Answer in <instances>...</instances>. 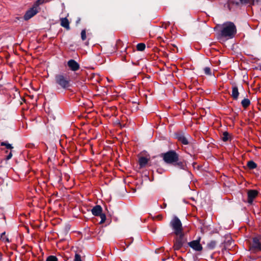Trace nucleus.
Returning a JSON list of instances; mask_svg holds the SVG:
<instances>
[{"label":"nucleus","instance_id":"1","mask_svg":"<svg viewBox=\"0 0 261 261\" xmlns=\"http://www.w3.org/2000/svg\"><path fill=\"white\" fill-rule=\"evenodd\" d=\"M237 33L234 24L231 22H227L221 26L220 36L226 39L232 38Z\"/></svg>","mask_w":261,"mask_h":261},{"label":"nucleus","instance_id":"2","mask_svg":"<svg viewBox=\"0 0 261 261\" xmlns=\"http://www.w3.org/2000/svg\"><path fill=\"white\" fill-rule=\"evenodd\" d=\"M56 84L63 89L67 88L69 86V77L63 74H58L55 76Z\"/></svg>","mask_w":261,"mask_h":261},{"label":"nucleus","instance_id":"3","mask_svg":"<svg viewBox=\"0 0 261 261\" xmlns=\"http://www.w3.org/2000/svg\"><path fill=\"white\" fill-rule=\"evenodd\" d=\"M170 224L176 235L182 233V224L177 217H175L171 221Z\"/></svg>","mask_w":261,"mask_h":261},{"label":"nucleus","instance_id":"4","mask_svg":"<svg viewBox=\"0 0 261 261\" xmlns=\"http://www.w3.org/2000/svg\"><path fill=\"white\" fill-rule=\"evenodd\" d=\"M178 155L173 151H170L164 154L163 159L168 164H173L178 161Z\"/></svg>","mask_w":261,"mask_h":261},{"label":"nucleus","instance_id":"5","mask_svg":"<svg viewBox=\"0 0 261 261\" xmlns=\"http://www.w3.org/2000/svg\"><path fill=\"white\" fill-rule=\"evenodd\" d=\"M178 237L174 245V248L175 250L179 249L185 243L186 240L184 238L183 233L177 235Z\"/></svg>","mask_w":261,"mask_h":261},{"label":"nucleus","instance_id":"6","mask_svg":"<svg viewBox=\"0 0 261 261\" xmlns=\"http://www.w3.org/2000/svg\"><path fill=\"white\" fill-rule=\"evenodd\" d=\"M38 9H37V7L33 6L32 8L27 11L25 15H24V19L26 20L30 19L34 15H35L38 13Z\"/></svg>","mask_w":261,"mask_h":261},{"label":"nucleus","instance_id":"7","mask_svg":"<svg viewBox=\"0 0 261 261\" xmlns=\"http://www.w3.org/2000/svg\"><path fill=\"white\" fill-rule=\"evenodd\" d=\"M189 245L193 249L197 251H201L202 247L200 244V239L194 240L189 243Z\"/></svg>","mask_w":261,"mask_h":261},{"label":"nucleus","instance_id":"8","mask_svg":"<svg viewBox=\"0 0 261 261\" xmlns=\"http://www.w3.org/2000/svg\"><path fill=\"white\" fill-rule=\"evenodd\" d=\"M251 249L254 251H261V243L258 238H253Z\"/></svg>","mask_w":261,"mask_h":261},{"label":"nucleus","instance_id":"9","mask_svg":"<svg viewBox=\"0 0 261 261\" xmlns=\"http://www.w3.org/2000/svg\"><path fill=\"white\" fill-rule=\"evenodd\" d=\"M248 202L251 204L253 199L258 195V192L256 190H250L248 191Z\"/></svg>","mask_w":261,"mask_h":261},{"label":"nucleus","instance_id":"10","mask_svg":"<svg viewBox=\"0 0 261 261\" xmlns=\"http://www.w3.org/2000/svg\"><path fill=\"white\" fill-rule=\"evenodd\" d=\"M67 64L70 69L72 71H76L80 68L79 64L74 60L68 61Z\"/></svg>","mask_w":261,"mask_h":261},{"label":"nucleus","instance_id":"11","mask_svg":"<svg viewBox=\"0 0 261 261\" xmlns=\"http://www.w3.org/2000/svg\"><path fill=\"white\" fill-rule=\"evenodd\" d=\"M102 207L100 205H97L93 207L91 212L94 216H98L102 214Z\"/></svg>","mask_w":261,"mask_h":261},{"label":"nucleus","instance_id":"12","mask_svg":"<svg viewBox=\"0 0 261 261\" xmlns=\"http://www.w3.org/2000/svg\"><path fill=\"white\" fill-rule=\"evenodd\" d=\"M239 95L238 88L237 86H233L232 88V94L231 96L234 99H237Z\"/></svg>","mask_w":261,"mask_h":261},{"label":"nucleus","instance_id":"13","mask_svg":"<svg viewBox=\"0 0 261 261\" xmlns=\"http://www.w3.org/2000/svg\"><path fill=\"white\" fill-rule=\"evenodd\" d=\"M177 139L178 141H180L182 144L187 145L188 144V141L187 138L183 135L179 134L176 136Z\"/></svg>","mask_w":261,"mask_h":261},{"label":"nucleus","instance_id":"14","mask_svg":"<svg viewBox=\"0 0 261 261\" xmlns=\"http://www.w3.org/2000/svg\"><path fill=\"white\" fill-rule=\"evenodd\" d=\"M61 25L67 30L69 29V23L66 18H62L61 19Z\"/></svg>","mask_w":261,"mask_h":261},{"label":"nucleus","instance_id":"15","mask_svg":"<svg viewBox=\"0 0 261 261\" xmlns=\"http://www.w3.org/2000/svg\"><path fill=\"white\" fill-rule=\"evenodd\" d=\"M148 159L145 157H141L139 159V165L140 167H144L148 163Z\"/></svg>","mask_w":261,"mask_h":261},{"label":"nucleus","instance_id":"16","mask_svg":"<svg viewBox=\"0 0 261 261\" xmlns=\"http://www.w3.org/2000/svg\"><path fill=\"white\" fill-rule=\"evenodd\" d=\"M242 4L254 5L257 3L258 0H240Z\"/></svg>","mask_w":261,"mask_h":261},{"label":"nucleus","instance_id":"17","mask_svg":"<svg viewBox=\"0 0 261 261\" xmlns=\"http://www.w3.org/2000/svg\"><path fill=\"white\" fill-rule=\"evenodd\" d=\"M241 103L243 107L247 108L250 104V101L248 99L245 98L242 101Z\"/></svg>","mask_w":261,"mask_h":261},{"label":"nucleus","instance_id":"18","mask_svg":"<svg viewBox=\"0 0 261 261\" xmlns=\"http://www.w3.org/2000/svg\"><path fill=\"white\" fill-rule=\"evenodd\" d=\"M247 166L249 168L252 169L256 167V164L253 161H250L247 163Z\"/></svg>","mask_w":261,"mask_h":261},{"label":"nucleus","instance_id":"19","mask_svg":"<svg viewBox=\"0 0 261 261\" xmlns=\"http://www.w3.org/2000/svg\"><path fill=\"white\" fill-rule=\"evenodd\" d=\"M137 48L139 51H143L145 48V45L144 43H139L137 45Z\"/></svg>","mask_w":261,"mask_h":261},{"label":"nucleus","instance_id":"20","mask_svg":"<svg viewBox=\"0 0 261 261\" xmlns=\"http://www.w3.org/2000/svg\"><path fill=\"white\" fill-rule=\"evenodd\" d=\"M1 240L3 241L9 242L10 241L9 238L5 236V232H3L1 236Z\"/></svg>","mask_w":261,"mask_h":261},{"label":"nucleus","instance_id":"21","mask_svg":"<svg viewBox=\"0 0 261 261\" xmlns=\"http://www.w3.org/2000/svg\"><path fill=\"white\" fill-rule=\"evenodd\" d=\"M175 165L176 166H177V167H178L180 169H185V167H186L185 164L181 162L176 163L175 164Z\"/></svg>","mask_w":261,"mask_h":261},{"label":"nucleus","instance_id":"22","mask_svg":"<svg viewBox=\"0 0 261 261\" xmlns=\"http://www.w3.org/2000/svg\"><path fill=\"white\" fill-rule=\"evenodd\" d=\"M222 139L223 141H227L229 139V134L227 132H224L223 135H222Z\"/></svg>","mask_w":261,"mask_h":261},{"label":"nucleus","instance_id":"23","mask_svg":"<svg viewBox=\"0 0 261 261\" xmlns=\"http://www.w3.org/2000/svg\"><path fill=\"white\" fill-rule=\"evenodd\" d=\"M1 146H5L7 149H11L13 148V147L11 146V144L6 143V142H1Z\"/></svg>","mask_w":261,"mask_h":261},{"label":"nucleus","instance_id":"24","mask_svg":"<svg viewBox=\"0 0 261 261\" xmlns=\"http://www.w3.org/2000/svg\"><path fill=\"white\" fill-rule=\"evenodd\" d=\"M216 245V243L215 241H211L207 244V246L210 249H213Z\"/></svg>","mask_w":261,"mask_h":261},{"label":"nucleus","instance_id":"25","mask_svg":"<svg viewBox=\"0 0 261 261\" xmlns=\"http://www.w3.org/2000/svg\"><path fill=\"white\" fill-rule=\"evenodd\" d=\"M99 216H100V219H101V221H100V224L103 223L106 220V216L105 214L102 213Z\"/></svg>","mask_w":261,"mask_h":261},{"label":"nucleus","instance_id":"26","mask_svg":"<svg viewBox=\"0 0 261 261\" xmlns=\"http://www.w3.org/2000/svg\"><path fill=\"white\" fill-rule=\"evenodd\" d=\"M57 260H58V259L56 256H53V255H50L47 258L46 261H57Z\"/></svg>","mask_w":261,"mask_h":261},{"label":"nucleus","instance_id":"27","mask_svg":"<svg viewBox=\"0 0 261 261\" xmlns=\"http://www.w3.org/2000/svg\"><path fill=\"white\" fill-rule=\"evenodd\" d=\"M45 2V0H37L35 4L34 5V7H36L37 9H38V7L41 5L43 4Z\"/></svg>","mask_w":261,"mask_h":261},{"label":"nucleus","instance_id":"28","mask_svg":"<svg viewBox=\"0 0 261 261\" xmlns=\"http://www.w3.org/2000/svg\"><path fill=\"white\" fill-rule=\"evenodd\" d=\"M73 261H82L81 255L75 254Z\"/></svg>","mask_w":261,"mask_h":261},{"label":"nucleus","instance_id":"29","mask_svg":"<svg viewBox=\"0 0 261 261\" xmlns=\"http://www.w3.org/2000/svg\"><path fill=\"white\" fill-rule=\"evenodd\" d=\"M81 38L83 40H85L86 38V34L85 30H83L81 32Z\"/></svg>","mask_w":261,"mask_h":261},{"label":"nucleus","instance_id":"30","mask_svg":"<svg viewBox=\"0 0 261 261\" xmlns=\"http://www.w3.org/2000/svg\"><path fill=\"white\" fill-rule=\"evenodd\" d=\"M204 72L206 74H207V75H211V69L209 67H205L204 68Z\"/></svg>","mask_w":261,"mask_h":261},{"label":"nucleus","instance_id":"31","mask_svg":"<svg viewBox=\"0 0 261 261\" xmlns=\"http://www.w3.org/2000/svg\"><path fill=\"white\" fill-rule=\"evenodd\" d=\"M12 155V153H11V152H10V153L8 154V155L7 156L6 159H7V160H9L10 159H11V158Z\"/></svg>","mask_w":261,"mask_h":261}]
</instances>
